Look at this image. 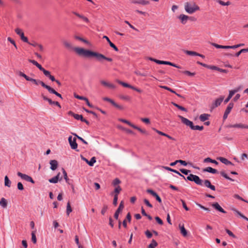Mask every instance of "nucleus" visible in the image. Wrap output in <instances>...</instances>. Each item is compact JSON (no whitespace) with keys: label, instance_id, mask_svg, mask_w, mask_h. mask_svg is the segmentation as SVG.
Segmentation results:
<instances>
[{"label":"nucleus","instance_id":"1","mask_svg":"<svg viewBox=\"0 0 248 248\" xmlns=\"http://www.w3.org/2000/svg\"><path fill=\"white\" fill-rule=\"evenodd\" d=\"M74 50L78 54L79 56H83L87 58L90 57H95L96 59L99 61H101L102 60H105L108 62H112V59L111 58L106 57L104 55L99 53L96 52H93L90 50L85 49L81 47H74Z\"/></svg>","mask_w":248,"mask_h":248},{"label":"nucleus","instance_id":"2","mask_svg":"<svg viewBox=\"0 0 248 248\" xmlns=\"http://www.w3.org/2000/svg\"><path fill=\"white\" fill-rule=\"evenodd\" d=\"M179 118L181 119V121L183 124L189 126L192 130L202 131L204 127L203 126L194 125L193 122L186 118L181 116H180Z\"/></svg>","mask_w":248,"mask_h":248},{"label":"nucleus","instance_id":"3","mask_svg":"<svg viewBox=\"0 0 248 248\" xmlns=\"http://www.w3.org/2000/svg\"><path fill=\"white\" fill-rule=\"evenodd\" d=\"M199 9V7L195 3L186 2L185 4V10L188 14H192Z\"/></svg>","mask_w":248,"mask_h":248},{"label":"nucleus","instance_id":"4","mask_svg":"<svg viewBox=\"0 0 248 248\" xmlns=\"http://www.w3.org/2000/svg\"><path fill=\"white\" fill-rule=\"evenodd\" d=\"M185 180L194 182L197 185L199 186L203 185V181L200 177L196 175L190 174L188 176L184 179Z\"/></svg>","mask_w":248,"mask_h":248},{"label":"nucleus","instance_id":"5","mask_svg":"<svg viewBox=\"0 0 248 248\" xmlns=\"http://www.w3.org/2000/svg\"><path fill=\"white\" fill-rule=\"evenodd\" d=\"M68 141L71 149L78 151V150H77L78 144L76 142V137L73 138L72 136H69L68 138Z\"/></svg>","mask_w":248,"mask_h":248},{"label":"nucleus","instance_id":"6","mask_svg":"<svg viewBox=\"0 0 248 248\" xmlns=\"http://www.w3.org/2000/svg\"><path fill=\"white\" fill-rule=\"evenodd\" d=\"M17 175L19 177H20L22 179L24 180L27 182H30L32 184H34V183H35L34 181L32 179V178L31 176H30L26 174H23L20 172H18L17 173Z\"/></svg>","mask_w":248,"mask_h":248},{"label":"nucleus","instance_id":"7","mask_svg":"<svg viewBox=\"0 0 248 248\" xmlns=\"http://www.w3.org/2000/svg\"><path fill=\"white\" fill-rule=\"evenodd\" d=\"M224 99V96H220L219 98L216 99L212 103L211 108L214 109L219 106Z\"/></svg>","mask_w":248,"mask_h":248},{"label":"nucleus","instance_id":"8","mask_svg":"<svg viewBox=\"0 0 248 248\" xmlns=\"http://www.w3.org/2000/svg\"><path fill=\"white\" fill-rule=\"evenodd\" d=\"M26 80L31 81L36 85H38V84H41V86L45 88H46V86H47V85H46L43 81L39 80H36L35 79L29 77H28Z\"/></svg>","mask_w":248,"mask_h":248},{"label":"nucleus","instance_id":"9","mask_svg":"<svg viewBox=\"0 0 248 248\" xmlns=\"http://www.w3.org/2000/svg\"><path fill=\"white\" fill-rule=\"evenodd\" d=\"M15 32L17 34L20 36L21 39L24 42L28 43V38L24 36V34L22 30L19 28L15 29Z\"/></svg>","mask_w":248,"mask_h":248},{"label":"nucleus","instance_id":"10","mask_svg":"<svg viewBox=\"0 0 248 248\" xmlns=\"http://www.w3.org/2000/svg\"><path fill=\"white\" fill-rule=\"evenodd\" d=\"M41 96L44 100L47 101L50 105H55L58 106L59 108H61V106L58 102L53 101L51 99L47 97L43 94H41Z\"/></svg>","mask_w":248,"mask_h":248},{"label":"nucleus","instance_id":"11","mask_svg":"<svg viewBox=\"0 0 248 248\" xmlns=\"http://www.w3.org/2000/svg\"><path fill=\"white\" fill-rule=\"evenodd\" d=\"M103 99L104 100V101H108V102H109L110 103H111L113 106H114L115 107H116V108H118V109H123V106H120V105H119L118 104H117V103H116L113 100H112L111 99L109 98H108V97H104L103 98Z\"/></svg>","mask_w":248,"mask_h":248},{"label":"nucleus","instance_id":"12","mask_svg":"<svg viewBox=\"0 0 248 248\" xmlns=\"http://www.w3.org/2000/svg\"><path fill=\"white\" fill-rule=\"evenodd\" d=\"M46 89H47L50 93L54 94L56 96L61 98V99H62V95L60 93H58L57 92H56L54 89L52 88L49 86L47 85L46 87Z\"/></svg>","mask_w":248,"mask_h":248},{"label":"nucleus","instance_id":"13","mask_svg":"<svg viewBox=\"0 0 248 248\" xmlns=\"http://www.w3.org/2000/svg\"><path fill=\"white\" fill-rule=\"evenodd\" d=\"M124 207V204H123V202L122 201L121 202L120 205H119V206L118 208L116 211V212H115V213L114 214V218L116 219H118L119 213L121 211V210H123Z\"/></svg>","mask_w":248,"mask_h":248},{"label":"nucleus","instance_id":"14","mask_svg":"<svg viewBox=\"0 0 248 248\" xmlns=\"http://www.w3.org/2000/svg\"><path fill=\"white\" fill-rule=\"evenodd\" d=\"M204 183V185L205 186L210 188L211 190L213 191L216 190V187L214 186L211 185V182L208 180H205L204 181H203Z\"/></svg>","mask_w":248,"mask_h":248},{"label":"nucleus","instance_id":"15","mask_svg":"<svg viewBox=\"0 0 248 248\" xmlns=\"http://www.w3.org/2000/svg\"><path fill=\"white\" fill-rule=\"evenodd\" d=\"M213 207H214L217 210L222 213H226V211L219 205L217 202H215L212 204Z\"/></svg>","mask_w":248,"mask_h":248},{"label":"nucleus","instance_id":"16","mask_svg":"<svg viewBox=\"0 0 248 248\" xmlns=\"http://www.w3.org/2000/svg\"><path fill=\"white\" fill-rule=\"evenodd\" d=\"M178 18L181 20L183 24H185L188 19L189 16L184 14H181L179 16Z\"/></svg>","mask_w":248,"mask_h":248},{"label":"nucleus","instance_id":"17","mask_svg":"<svg viewBox=\"0 0 248 248\" xmlns=\"http://www.w3.org/2000/svg\"><path fill=\"white\" fill-rule=\"evenodd\" d=\"M50 169L52 170H55L58 167V162L56 160H51L50 161Z\"/></svg>","mask_w":248,"mask_h":248},{"label":"nucleus","instance_id":"18","mask_svg":"<svg viewBox=\"0 0 248 248\" xmlns=\"http://www.w3.org/2000/svg\"><path fill=\"white\" fill-rule=\"evenodd\" d=\"M100 83L102 85L108 87L109 88L115 89L116 88V86L114 84L108 82L105 80H101Z\"/></svg>","mask_w":248,"mask_h":248},{"label":"nucleus","instance_id":"19","mask_svg":"<svg viewBox=\"0 0 248 248\" xmlns=\"http://www.w3.org/2000/svg\"><path fill=\"white\" fill-rule=\"evenodd\" d=\"M103 38H104V39H106V40L107 41V42L108 43V44H109V46L112 47L116 51H118V49L117 48V47L113 44L112 43L110 39H109V38L107 36H104L103 37Z\"/></svg>","mask_w":248,"mask_h":248},{"label":"nucleus","instance_id":"20","mask_svg":"<svg viewBox=\"0 0 248 248\" xmlns=\"http://www.w3.org/2000/svg\"><path fill=\"white\" fill-rule=\"evenodd\" d=\"M72 13L73 14H74L75 15H76V16H77L79 18L82 19L84 22H85L86 23H89V19L87 17L84 16H83L82 15H80V14H79L78 13L76 12H73Z\"/></svg>","mask_w":248,"mask_h":248},{"label":"nucleus","instance_id":"21","mask_svg":"<svg viewBox=\"0 0 248 248\" xmlns=\"http://www.w3.org/2000/svg\"><path fill=\"white\" fill-rule=\"evenodd\" d=\"M210 116V114H206V113H203V114L200 115V116L199 117V119L201 121L205 122L206 120H207L209 119Z\"/></svg>","mask_w":248,"mask_h":248},{"label":"nucleus","instance_id":"22","mask_svg":"<svg viewBox=\"0 0 248 248\" xmlns=\"http://www.w3.org/2000/svg\"><path fill=\"white\" fill-rule=\"evenodd\" d=\"M179 227L181 231V233L183 235V236L185 237L187 235V232L186 230L185 229L184 225L183 224H179Z\"/></svg>","mask_w":248,"mask_h":248},{"label":"nucleus","instance_id":"23","mask_svg":"<svg viewBox=\"0 0 248 248\" xmlns=\"http://www.w3.org/2000/svg\"><path fill=\"white\" fill-rule=\"evenodd\" d=\"M177 163H180L181 164H182L183 166H186L187 163L186 161L182 160H177L175 161L172 162L170 164V166H175Z\"/></svg>","mask_w":248,"mask_h":248},{"label":"nucleus","instance_id":"24","mask_svg":"<svg viewBox=\"0 0 248 248\" xmlns=\"http://www.w3.org/2000/svg\"><path fill=\"white\" fill-rule=\"evenodd\" d=\"M60 175V173L59 172L56 176L49 179L48 181L51 183H54V184L57 183L59 180Z\"/></svg>","mask_w":248,"mask_h":248},{"label":"nucleus","instance_id":"25","mask_svg":"<svg viewBox=\"0 0 248 248\" xmlns=\"http://www.w3.org/2000/svg\"><path fill=\"white\" fill-rule=\"evenodd\" d=\"M204 172H208L213 174L217 173V171L216 169H213L210 167H207L203 170Z\"/></svg>","mask_w":248,"mask_h":248},{"label":"nucleus","instance_id":"26","mask_svg":"<svg viewBox=\"0 0 248 248\" xmlns=\"http://www.w3.org/2000/svg\"><path fill=\"white\" fill-rule=\"evenodd\" d=\"M218 159L223 164H225V165H232L233 164L229 160H228L227 159L225 158H224V157H220L218 158Z\"/></svg>","mask_w":248,"mask_h":248},{"label":"nucleus","instance_id":"27","mask_svg":"<svg viewBox=\"0 0 248 248\" xmlns=\"http://www.w3.org/2000/svg\"><path fill=\"white\" fill-rule=\"evenodd\" d=\"M7 200L4 198H2L0 199V205L3 208H6L7 206Z\"/></svg>","mask_w":248,"mask_h":248},{"label":"nucleus","instance_id":"28","mask_svg":"<svg viewBox=\"0 0 248 248\" xmlns=\"http://www.w3.org/2000/svg\"><path fill=\"white\" fill-rule=\"evenodd\" d=\"M233 103H230L229 105H228L224 113L229 114L230 112L231 111L232 108L233 107Z\"/></svg>","mask_w":248,"mask_h":248},{"label":"nucleus","instance_id":"29","mask_svg":"<svg viewBox=\"0 0 248 248\" xmlns=\"http://www.w3.org/2000/svg\"><path fill=\"white\" fill-rule=\"evenodd\" d=\"M234 94V92H232L231 91H230L228 96L224 101V104L227 103L230 101V100L231 99V98L232 97V96Z\"/></svg>","mask_w":248,"mask_h":248},{"label":"nucleus","instance_id":"30","mask_svg":"<svg viewBox=\"0 0 248 248\" xmlns=\"http://www.w3.org/2000/svg\"><path fill=\"white\" fill-rule=\"evenodd\" d=\"M11 182L7 176H5L4 177V185L8 187L11 186Z\"/></svg>","mask_w":248,"mask_h":248},{"label":"nucleus","instance_id":"31","mask_svg":"<svg viewBox=\"0 0 248 248\" xmlns=\"http://www.w3.org/2000/svg\"><path fill=\"white\" fill-rule=\"evenodd\" d=\"M204 162H210V163H214L216 165L218 164V162L216 160H213L210 157H207V158H205L204 160Z\"/></svg>","mask_w":248,"mask_h":248},{"label":"nucleus","instance_id":"32","mask_svg":"<svg viewBox=\"0 0 248 248\" xmlns=\"http://www.w3.org/2000/svg\"><path fill=\"white\" fill-rule=\"evenodd\" d=\"M157 246V243L155 240L153 239L151 244L148 246V248H155Z\"/></svg>","mask_w":248,"mask_h":248},{"label":"nucleus","instance_id":"33","mask_svg":"<svg viewBox=\"0 0 248 248\" xmlns=\"http://www.w3.org/2000/svg\"><path fill=\"white\" fill-rule=\"evenodd\" d=\"M185 53L187 55H190V56H197L199 55L198 53L193 51H189V50H185Z\"/></svg>","mask_w":248,"mask_h":248},{"label":"nucleus","instance_id":"34","mask_svg":"<svg viewBox=\"0 0 248 248\" xmlns=\"http://www.w3.org/2000/svg\"><path fill=\"white\" fill-rule=\"evenodd\" d=\"M70 113H71L72 114V116L76 120H80L81 121V120H82L83 118V116L81 115H79V114H75V113H72L71 112H70Z\"/></svg>","mask_w":248,"mask_h":248},{"label":"nucleus","instance_id":"35","mask_svg":"<svg viewBox=\"0 0 248 248\" xmlns=\"http://www.w3.org/2000/svg\"><path fill=\"white\" fill-rule=\"evenodd\" d=\"M164 64L169 65L173 66V67L177 68H181V67L179 66V65H177L176 64H174L173 63H172L171 62H168V61H164Z\"/></svg>","mask_w":248,"mask_h":248},{"label":"nucleus","instance_id":"36","mask_svg":"<svg viewBox=\"0 0 248 248\" xmlns=\"http://www.w3.org/2000/svg\"><path fill=\"white\" fill-rule=\"evenodd\" d=\"M72 211V208L71 207V205H70V202H68L67 203V206H66V214L68 216H69V214Z\"/></svg>","mask_w":248,"mask_h":248},{"label":"nucleus","instance_id":"37","mask_svg":"<svg viewBox=\"0 0 248 248\" xmlns=\"http://www.w3.org/2000/svg\"><path fill=\"white\" fill-rule=\"evenodd\" d=\"M119 121L123 122V123H125L126 124H127L128 125H129V126H131L133 128L134 126V124H132L130 122L125 120V119H119Z\"/></svg>","mask_w":248,"mask_h":248},{"label":"nucleus","instance_id":"38","mask_svg":"<svg viewBox=\"0 0 248 248\" xmlns=\"http://www.w3.org/2000/svg\"><path fill=\"white\" fill-rule=\"evenodd\" d=\"M96 162V158L95 157H93L91 158V160L88 161V164L90 166H93L94 164Z\"/></svg>","mask_w":248,"mask_h":248},{"label":"nucleus","instance_id":"39","mask_svg":"<svg viewBox=\"0 0 248 248\" xmlns=\"http://www.w3.org/2000/svg\"><path fill=\"white\" fill-rule=\"evenodd\" d=\"M31 241L33 242V243H36L37 239L35 235V231H33L31 232Z\"/></svg>","mask_w":248,"mask_h":248},{"label":"nucleus","instance_id":"40","mask_svg":"<svg viewBox=\"0 0 248 248\" xmlns=\"http://www.w3.org/2000/svg\"><path fill=\"white\" fill-rule=\"evenodd\" d=\"M117 82L122 85V86H123L124 87H127V88H130L131 87V85L128 84V83H125V82H124L123 81H121L120 80H117Z\"/></svg>","mask_w":248,"mask_h":248},{"label":"nucleus","instance_id":"41","mask_svg":"<svg viewBox=\"0 0 248 248\" xmlns=\"http://www.w3.org/2000/svg\"><path fill=\"white\" fill-rule=\"evenodd\" d=\"M133 128L137 129L139 131H140L141 133L147 134V132L145 130L142 129L140 127H139L135 125H134Z\"/></svg>","mask_w":248,"mask_h":248},{"label":"nucleus","instance_id":"42","mask_svg":"<svg viewBox=\"0 0 248 248\" xmlns=\"http://www.w3.org/2000/svg\"><path fill=\"white\" fill-rule=\"evenodd\" d=\"M172 104L175 106L176 107V108H177L178 109L182 110V111H186L187 110L186 108H185L184 107L181 106H180L179 105H178L176 103H172Z\"/></svg>","mask_w":248,"mask_h":248},{"label":"nucleus","instance_id":"43","mask_svg":"<svg viewBox=\"0 0 248 248\" xmlns=\"http://www.w3.org/2000/svg\"><path fill=\"white\" fill-rule=\"evenodd\" d=\"M159 87L161 88L167 90L172 93H176V92L174 90H172L171 88H170L167 86L160 85V86H159Z\"/></svg>","mask_w":248,"mask_h":248},{"label":"nucleus","instance_id":"44","mask_svg":"<svg viewBox=\"0 0 248 248\" xmlns=\"http://www.w3.org/2000/svg\"><path fill=\"white\" fill-rule=\"evenodd\" d=\"M220 174L225 178L230 180L231 181H234V180L230 178L224 171H221Z\"/></svg>","mask_w":248,"mask_h":248},{"label":"nucleus","instance_id":"45","mask_svg":"<svg viewBox=\"0 0 248 248\" xmlns=\"http://www.w3.org/2000/svg\"><path fill=\"white\" fill-rule=\"evenodd\" d=\"M220 174L225 178L230 180L231 181H234V180L230 178L224 171H221Z\"/></svg>","mask_w":248,"mask_h":248},{"label":"nucleus","instance_id":"46","mask_svg":"<svg viewBox=\"0 0 248 248\" xmlns=\"http://www.w3.org/2000/svg\"><path fill=\"white\" fill-rule=\"evenodd\" d=\"M63 44L67 48H72V46L71 44L67 41H63Z\"/></svg>","mask_w":248,"mask_h":248},{"label":"nucleus","instance_id":"47","mask_svg":"<svg viewBox=\"0 0 248 248\" xmlns=\"http://www.w3.org/2000/svg\"><path fill=\"white\" fill-rule=\"evenodd\" d=\"M62 173L63 174L64 179H65L66 183H68L69 179L67 176V173L64 169H62Z\"/></svg>","mask_w":248,"mask_h":248},{"label":"nucleus","instance_id":"48","mask_svg":"<svg viewBox=\"0 0 248 248\" xmlns=\"http://www.w3.org/2000/svg\"><path fill=\"white\" fill-rule=\"evenodd\" d=\"M180 171L183 174L185 175L188 174L189 173L191 172L190 170L185 169H180Z\"/></svg>","mask_w":248,"mask_h":248},{"label":"nucleus","instance_id":"49","mask_svg":"<svg viewBox=\"0 0 248 248\" xmlns=\"http://www.w3.org/2000/svg\"><path fill=\"white\" fill-rule=\"evenodd\" d=\"M243 124H235L230 126L231 127L243 128Z\"/></svg>","mask_w":248,"mask_h":248},{"label":"nucleus","instance_id":"50","mask_svg":"<svg viewBox=\"0 0 248 248\" xmlns=\"http://www.w3.org/2000/svg\"><path fill=\"white\" fill-rule=\"evenodd\" d=\"M73 135H74L76 137H77V138L80 141H81L83 143L85 144H87L88 143L81 137L78 136L76 134L72 133Z\"/></svg>","mask_w":248,"mask_h":248},{"label":"nucleus","instance_id":"51","mask_svg":"<svg viewBox=\"0 0 248 248\" xmlns=\"http://www.w3.org/2000/svg\"><path fill=\"white\" fill-rule=\"evenodd\" d=\"M218 2L221 5H223V6H228V5H229L230 4V1H227L226 2L221 0H219L218 1Z\"/></svg>","mask_w":248,"mask_h":248},{"label":"nucleus","instance_id":"52","mask_svg":"<svg viewBox=\"0 0 248 248\" xmlns=\"http://www.w3.org/2000/svg\"><path fill=\"white\" fill-rule=\"evenodd\" d=\"M182 73L189 76H194L195 75V73H191L189 71H184L182 72Z\"/></svg>","mask_w":248,"mask_h":248},{"label":"nucleus","instance_id":"53","mask_svg":"<svg viewBox=\"0 0 248 248\" xmlns=\"http://www.w3.org/2000/svg\"><path fill=\"white\" fill-rule=\"evenodd\" d=\"M75 38L77 40L81 41L85 43H88V41L86 40H85V39H83V38H81L78 36H75Z\"/></svg>","mask_w":248,"mask_h":248},{"label":"nucleus","instance_id":"54","mask_svg":"<svg viewBox=\"0 0 248 248\" xmlns=\"http://www.w3.org/2000/svg\"><path fill=\"white\" fill-rule=\"evenodd\" d=\"M122 188H121V187L120 186H117V187H115L114 189V193H115V194H117V195L118 196V194L120 192Z\"/></svg>","mask_w":248,"mask_h":248},{"label":"nucleus","instance_id":"55","mask_svg":"<svg viewBox=\"0 0 248 248\" xmlns=\"http://www.w3.org/2000/svg\"><path fill=\"white\" fill-rule=\"evenodd\" d=\"M226 231V232H227V233L230 236L233 237V238H235L236 236L231 231H230L228 229H226L225 230Z\"/></svg>","mask_w":248,"mask_h":248},{"label":"nucleus","instance_id":"56","mask_svg":"<svg viewBox=\"0 0 248 248\" xmlns=\"http://www.w3.org/2000/svg\"><path fill=\"white\" fill-rule=\"evenodd\" d=\"M196 204L198 206H199V207H200L201 208H202V209H203V210H205V211H210V210H209V208H206V207H204V206H202V204H200V203H196Z\"/></svg>","mask_w":248,"mask_h":248},{"label":"nucleus","instance_id":"57","mask_svg":"<svg viewBox=\"0 0 248 248\" xmlns=\"http://www.w3.org/2000/svg\"><path fill=\"white\" fill-rule=\"evenodd\" d=\"M8 41H9L12 44H13L16 48H17V46L14 40H13L11 37H8L7 38Z\"/></svg>","mask_w":248,"mask_h":248},{"label":"nucleus","instance_id":"58","mask_svg":"<svg viewBox=\"0 0 248 248\" xmlns=\"http://www.w3.org/2000/svg\"><path fill=\"white\" fill-rule=\"evenodd\" d=\"M181 202H182V205H183V207H184V208L186 211H188L189 210V209L187 207L185 201L181 199Z\"/></svg>","mask_w":248,"mask_h":248},{"label":"nucleus","instance_id":"59","mask_svg":"<svg viewBox=\"0 0 248 248\" xmlns=\"http://www.w3.org/2000/svg\"><path fill=\"white\" fill-rule=\"evenodd\" d=\"M145 234L148 238H151L153 235L152 233L149 230H147L145 232Z\"/></svg>","mask_w":248,"mask_h":248},{"label":"nucleus","instance_id":"60","mask_svg":"<svg viewBox=\"0 0 248 248\" xmlns=\"http://www.w3.org/2000/svg\"><path fill=\"white\" fill-rule=\"evenodd\" d=\"M147 192L151 194L153 196L155 197L157 193L152 189H147Z\"/></svg>","mask_w":248,"mask_h":248},{"label":"nucleus","instance_id":"61","mask_svg":"<svg viewBox=\"0 0 248 248\" xmlns=\"http://www.w3.org/2000/svg\"><path fill=\"white\" fill-rule=\"evenodd\" d=\"M121 183L120 180L118 178H115L113 181V185L116 186Z\"/></svg>","mask_w":248,"mask_h":248},{"label":"nucleus","instance_id":"62","mask_svg":"<svg viewBox=\"0 0 248 248\" xmlns=\"http://www.w3.org/2000/svg\"><path fill=\"white\" fill-rule=\"evenodd\" d=\"M18 74L19 76L24 78L26 79V80H27L28 77V76H27L25 74L23 73L21 71L18 72Z\"/></svg>","mask_w":248,"mask_h":248},{"label":"nucleus","instance_id":"63","mask_svg":"<svg viewBox=\"0 0 248 248\" xmlns=\"http://www.w3.org/2000/svg\"><path fill=\"white\" fill-rule=\"evenodd\" d=\"M17 188L20 190L24 189V187L22 184L21 182H18L17 185Z\"/></svg>","mask_w":248,"mask_h":248},{"label":"nucleus","instance_id":"64","mask_svg":"<svg viewBox=\"0 0 248 248\" xmlns=\"http://www.w3.org/2000/svg\"><path fill=\"white\" fill-rule=\"evenodd\" d=\"M42 72H43L44 74L47 77H49V76L50 75V73L49 71L46 70V69H44Z\"/></svg>","mask_w":248,"mask_h":248}]
</instances>
